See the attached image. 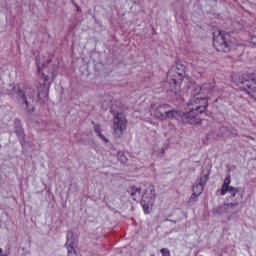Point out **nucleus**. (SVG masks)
Returning a JSON list of instances; mask_svg holds the SVG:
<instances>
[{
  "instance_id": "ddd939ff",
  "label": "nucleus",
  "mask_w": 256,
  "mask_h": 256,
  "mask_svg": "<svg viewBox=\"0 0 256 256\" xmlns=\"http://www.w3.org/2000/svg\"><path fill=\"white\" fill-rule=\"evenodd\" d=\"M75 243V238L73 237V233H69L67 235V241H66V248L68 251V256H77V252L75 251V248L73 247Z\"/></svg>"
},
{
  "instance_id": "f3484780",
  "label": "nucleus",
  "mask_w": 256,
  "mask_h": 256,
  "mask_svg": "<svg viewBox=\"0 0 256 256\" xmlns=\"http://www.w3.org/2000/svg\"><path fill=\"white\" fill-rule=\"evenodd\" d=\"M117 158L119 159L120 163H127L128 161L127 156L123 152H118Z\"/></svg>"
},
{
  "instance_id": "20e7f679",
  "label": "nucleus",
  "mask_w": 256,
  "mask_h": 256,
  "mask_svg": "<svg viewBox=\"0 0 256 256\" xmlns=\"http://www.w3.org/2000/svg\"><path fill=\"white\" fill-rule=\"evenodd\" d=\"M213 47L218 53H229L231 51L232 43L231 36L219 30L213 33Z\"/></svg>"
},
{
  "instance_id": "6ab92c4d",
  "label": "nucleus",
  "mask_w": 256,
  "mask_h": 256,
  "mask_svg": "<svg viewBox=\"0 0 256 256\" xmlns=\"http://www.w3.org/2000/svg\"><path fill=\"white\" fill-rule=\"evenodd\" d=\"M227 207H237L239 205V201L235 200L234 202H230L226 204Z\"/></svg>"
},
{
  "instance_id": "9b49d317",
  "label": "nucleus",
  "mask_w": 256,
  "mask_h": 256,
  "mask_svg": "<svg viewBox=\"0 0 256 256\" xmlns=\"http://www.w3.org/2000/svg\"><path fill=\"white\" fill-rule=\"evenodd\" d=\"M209 175L210 173H207L200 177V182L193 186L192 188V195L190 197V201H193V199H197L199 195H201L205 189V185H207V181H209Z\"/></svg>"
},
{
  "instance_id": "7ed1b4c3",
  "label": "nucleus",
  "mask_w": 256,
  "mask_h": 256,
  "mask_svg": "<svg viewBox=\"0 0 256 256\" xmlns=\"http://www.w3.org/2000/svg\"><path fill=\"white\" fill-rule=\"evenodd\" d=\"M151 113L153 117L160 121H167V119H175L176 121L183 122V112L179 110H173L171 105L161 104L156 108H152Z\"/></svg>"
},
{
  "instance_id": "39448f33",
  "label": "nucleus",
  "mask_w": 256,
  "mask_h": 256,
  "mask_svg": "<svg viewBox=\"0 0 256 256\" xmlns=\"http://www.w3.org/2000/svg\"><path fill=\"white\" fill-rule=\"evenodd\" d=\"M10 89H12L10 95H12V97H15L17 101H22V103H25L27 109H29V101H27V96H25V92L29 91V93H33V95H35V90H33V88H28L27 84L25 83H20L17 86H13V84H10Z\"/></svg>"
},
{
  "instance_id": "aec40b11",
  "label": "nucleus",
  "mask_w": 256,
  "mask_h": 256,
  "mask_svg": "<svg viewBox=\"0 0 256 256\" xmlns=\"http://www.w3.org/2000/svg\"><path fill=\"white\" fill-rule=\"evenodd\" d=\"M251 43H253V45H256V36H253V37H252Z\"/></svg>"
},
{
  "instance_id": "9d476101",
  "label": "nucleus",
  "mask_w": 256,
  "mask_h": 256,
  "mask_svg": "<svg viewBox=\"0 0 256 256\" xmlns=\"http://www.w3.org/2000/svg\"><path fill=\"white\" fill-rule=\"evenodd\" d=\"M215 89V80L211 82L204 83L202 85L195 84L193 86L192 94L193 95H200L202 97H206L208 99L211 92Z\"/></svg>"
},
{
  "instance_id": "412c9836",
  "label": "nucleus",
  "mask_w": 256,
  "mask_h": 256,
  "mask_svg": "<svg viewBox=\"0 0 256 256\" xmlns=\"http://www.w3.org/2000/svg\"><path fill=\"white\" fill-rule=\"evenodd\" d=\"M47 63H48V64L51 63V60H47Z\"/></svg>"
},
{
  "instance_id": "a878e982",
  "label": "nucleus",
  "mask_w": 256,
  "mask_h": 256,
  "mask_svg": "<svg viewBox=\"0 0 256 256\" xmlns=\"http://www.w3.org/2000/svg\"><path fill=\"white\" fill-rule=\"evenodd\" d=\"M5 256V255H4Z\"/></svg>"
},
{
  "instance_id": "6e6552de",
  "label": "nucleus",
  "mask_w": 256,
  "mask_h": 256,
  "mask_svg": "<svg viewBox=\"0 0 256 256\" xmlns=\"http://www.w3.org/2000/svg\"><path fill=\"white\" fill-rule=\"evenodd\" d=\"M237 87L246 91L247 95L255 99L256 101V79L253 78H245L239 77L238 80L235 81Z\"/></svg>"
},
{
  "instance_id": "423d86ee",
  "label": "nucleus",
  "mask_w": 256,
  "mask_h": 256,
  "mask_svg": "<svg viewBox=\"0 0 256 256\" xmlns=\"http://www.w3.org/2000/svg\"><path fill=\"white\" fill-rule=\"evenodd\" d=\"M155 186L149 185L145 189L144 194L142 195V200H141V206L143 207V211L146 215H149L151 211V207H153V203H155Z\"/></svg>"
},
{
  "instance_id": "f8f14e48",
  "label": "nucleus",
  "mask_w": 256,
  "mask_h": 256,
  "mask_svg": "<svg viewBox=\"0 0 256 256\" xmlns=\"http://www.w3.org/2000/svg\"><path fill=\"white\" fill-rule=\"evenodd\" d=\"M230 193L231 199L235 198L237 193H239V188L231 186V175H228L223 182L221 187L220 195L224 196Z\"/></svg>"
},
{
  "instance_id": "1a4fd4ad",
  "label": "nucleus",
  "mask_w": 256,
  "mask_h": 256,
  "mask_svg": "<svg viewBox=\"0 0 256 256\" xmlns=\"http://www.w3.org/2000/svg\"><path fill=\"white\" fill-rule=\"evenodd\" d=\"M113 129L116 137L123 136V132L127 129V118H125V114L117 113L114 116Z\"/></svg>"
},
{
  "instance_id": "a211bd4d",
  "label": "nucleus",
  "mask_w": 256,
  "mask_h": 256,
  "mask_svg": "<svg viewBox=\"0 0 256 256\" xmlns=\"http://www.w3.org/2000/svg\"><path fill=\"white\" fill-rule=\"evenodd\" d=\"M160 253L162 254V256H171V252L167 248H162L160 250Z\"/></svg>"
},
{
  "instance_id": "4468645a",
  "label": "nucleus",
  "mask_w": 256,
  "mask_h": 256,
  "mask_svg": "<svg viewBox=\"0 0 256 256\" xmlns=\"http://www.w3.org/2000/svg\"><path fill=\"white\" fill-rule=\"evenodd\" d=\"M14 133H16L19 139H25V133L23 132V127H21V120H18V119L15 120Z\"/></svg>"
},
{
  "instance_id": "0eeeda50",
  "label": "nucleus",
  "mask_w": 256,
  "mask_h": 256,
  "mask_svg": "<svg viewBox=\"0 0 256 256\" xmlns=\"http://www.w3.org/2000/svg\"><path fill=\"white\" fill-rule=\"evenodd\" d=\"M36 65L39 78L43 81L40 85L42 91H49L51 87V82H49V68L45 65L44 60L41 62V59L36 58Z\"/></svg>"
},
{
  "instance_id": "dca6fc26",
  "label": "nucleus",
  "mask_w": 256,
  "mask_h": 256,
  "mask_svg": "<svg viewBox=\"0 0 256 256\" xmlns=\"http://www.w3.org/2000/svg\"><path fill=\"white\" fill-rule=\"evenodd\" d=\"M94 132L102 139V141H104V143H109V139H107V137L101 133V124L94 125Z\"/></svg>"
},
{
  "instance_id": "f03ea898",
  "label": "nucleus",
  "mask_w": 256,
  "mask_h": 256,
  "mask_svg": "<svg viewBox=\"0 0 256 256\" xmlns=\"http://www.w3.org/2000/svg\"><path fill=\"white\" fill-rule=\"evenodd\" d=\"M185 77H187V67L181 62H176L175 65L168 70L166 76V81L170 85V91L173 93L181 91V85H183Z\"/></svg>"
},
{
  "instance_id": "393cba45",
  "label": "nucleus",
  "mask_w": 256,
  "mask_h": 256,
  "mask_svg": "<svg viewBox=\"0 0 256 256\" xmlns=\"http://www.w3.org/2000/svg\"><path fill=\"white\" fill-rule=\"evenodd\" d=\"M38 95H41V92H40V93H38Z\"/></svg>"
},
{
  "instance_id": "5701e85b",
  "label": "nucleus",
  "mask_w": 256,
  "mask_h": 256,
  "mask_svg": "<svg viewBox=\"0 0 256 256\" xmlns=\"http://www.w3.org/2000/svg\"><path fill=\"white\" fill-rule=\"evenodd\" d=\"M77 11H80L79 6H77Z\"/></svg>"
},
{
  "instance_id": "b1692460",
  "label": "nucleus",
  "mask_w": 256,
  "mask_h": 256,
  "mask_svg": "<svg viewBox=\"0 0 256 256\" xmlns=\"http://www.w3.org/2000/svg\"><path fill=\"white\" fill-rule=\"evenodd\" d=\"M92 124L95 125V122L92 121Z\"/></svg>"
},
{
  "instance_id": "2eb2a0df",
  "label": "nucleus",
  "mask_w": 256,
  "mask_h": 256,
  "mask_svg": "<svg viewBox=\"0 0 256 256\" xmlns=\"http://www.w3.org/2000/svg\"><path fill=\"white\" fill-rule=\"evenodd\" d=\"M129 193H130L133 201H137L138 199H141V188L132 186L129 190Z\"/></svg>"
},
{
  "instance_id": "f257e3e1",
  "label": "nucleus",
  "mask_w": 256,
  "mask_h": 256,
  "mask_svg": "<svg viewBox=\"0 0 256 256\" xmlns=\"http://www.w3.org/2000/svg\"><path fill=\"white\" fill-rule=\"evenodd\" d=\"M207 107H209V99L206 96L194 95L188 104L187 113L182 112V123L199 125L203 121L201 115L207 112Z\"/></svg>"
},
{
  "instance_id": "4be33fe9",
  "label": "nucleus",
  "mask_w": 256,
  "mask_h": 256,
  "mask_svg": "<svg viewBox=\"0 0 256 256\" xmlns=\"http://www.w3.org/2000/svg\"><path fill=\"white\" fill-rule=\"evenodd\" d=\"M250 139H252V141H254V140H255V138H253V137H250Z\"/></svg>"
}]
</instances>
